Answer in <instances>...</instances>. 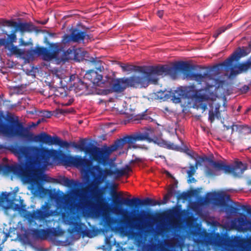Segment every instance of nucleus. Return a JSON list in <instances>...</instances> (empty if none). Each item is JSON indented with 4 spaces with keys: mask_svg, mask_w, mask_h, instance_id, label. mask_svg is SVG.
<instances>
[{
    "mask_svg": "<svg viewBox=\"0 0 251 251\" xmlns=\"http://www.w3.org/2000/svg\"><path fill=\"white\" fill-rule=\"evenodd\" d=\"M86 139H81L80 144L73 143L75 149L84 151L89 155V162L87 165L84 174L88 185L81 190L79 204L82 210L88 213L96 214L105 210L106 203L103 197V187L100 185L103 182L107 176L113 175V170L102 168L100 166H107L110 164V156L118 150L114 144L101 148L95 146L90 147L86 146Z\"/></svg>",
    "mask_w": 251,
    "mask_h": 251,
    "instance_id": "f257e3e1",
    "label": "nucleus"
},
{
    "mask_svg": "<svg viewBox=\"0 0 251 251\" xmlns=\"http://www.w3.org/2000/svg\"><path fill=\"white\" fill-rule=\"evenodd\" d=\"M120 66L124 72L132 71L136 68L135 71L141 73L142 75H132L129 77L117 79L112 89L114 92L118 93L123 92L127 87H146L149 84H156L159 75H169L176 78L179 72L194 69L193 65L184 61L177 62L173 67L168 65L136 67L123 63H121Z\"/></svg>",
    "mask_w": 251,
    "mask_h": 251,
    "instance_id": "f03ea898",
    "label": "nucleus"
},
{
    "mask_svg": "<svg viewBox=\"0 0 251 251\" xmlns=\"http://www.w3.org/2000/svg\"><path fill=\"white\" fill-rule=\"evenodd\" d=\"M192 70L181 72L186 75L187 78L197 81L199 84H203L205 86L204 89L199 90H194V86H192L189 88V91H194L192 97L195 99L194 106L197 109H201L202 111H204L207 108V105L209 104L212 108L209 110L208 120L211 123H213L216 119L220 120L221 119V113L219 110L220 105H217L215 109L213 110L212 103L210 102V101L213 102L216 100L218 97L216 93L213 91V89L216 90L218 88L215 85L219 81V79L214 78L212 75L208 72H204L203 74H201L192 73L191 72Z\"/></svg>",
    "mask_w": 251,
    "mask_h": 251,
    "instance_id": "7ed1b4c3",
    "label": "nucleus"
},
{
    "mask_svg": "<svg viewBox=\"0 0 251 251\" xmlns=\"http://www.w3.org/2000/svg\"><path fill=\"white\" fill-rule=\"evenodd\" d=\"M56 153L54 150L33 146L25 181L32 185H38L42 182L59 183L69 188L77 186L78 183L74 179H70L64 176L59 179L50 177L39 170L40 165L47 163L50 158Z\"/></svg>",
    "mask_w": 251,
    "mask_h": 251,
    "instance_id": "20e7f679",
    "label": "nucleus"
},
{
    "mask_svg": "<svg viewBox=\"0 0 251 251\" xmlns=\"http://www.w3.org/2000/svg\"><path fill=\"white\" fill-rule=\"evenodd\" d=\"M7 118L9 125L5 123V116L3 112L0 111V134L8 136H17L42 144L53 145L54 136L51 137L44 132L34 135L28 128L24 126L18 116L8 115Z\"/></svg>",
    "mask_w": 251,
    "mask_h": 251,
    "instance_id": "39448f33",
    "label": "nucleus"
},
{
    "mask_svg": "<svg viewBox=\"0 0 251 251\" xmlns=\"http://www.w3.org/2000/svg\"><path fill=\"white\" fill-rule=\"evenodd\" d=\"M44 42L49 45L50 49L44 47L37 46L34 49H31L26 51L19 49L17 46L13 44L10 45L8 47V50L10 51L11 55H15L18 56L25 55V58L28 60H33L36 56H41L44 61H50L52 59H56L58 57L59 53L62 51L63 48L59 43H50L46 37Z\"/></svg>",
    "mask_w": 251,
    "mask_h": 251,
    "instance_id": "423d86ee",
    "label": "nucleus"
},
{
    "mask_svg": "<svg viewBox=\"0 0 251 251\" xmlns=\"http://www.w3.org/2000/svg\"><path fill=\"white\" fill-rule=\"evenodd\" d=\"M33 146L14 145L11 146L12 151L22 157H24L25 163L24 165L5 164L0 166V171L5 174L12 173L20 176L24 180L27 171Z\"/></svg>",
    "mask_w": 251,
    "mask_h": 251,
    "instance_id": "0eeeda50",
    "label": "nucleus"
},
{
    "mask_svg": "<svg viewBox=\"0 0 251 251\" xmlns=\"http://www.w3.org/2000/svg\"><path fill=\"white\" fill-rule=\"evenodd\" d=\"M230 201V195L224 193H208L206 195L205 201L206 203L213 202L216 205L221 207H226L227 213L233 214L237 213L241 209L251 215V208L248 205H239L238 208L228 205L227 202Z\"/></svg>",
    "mask_w": 251,
    "mask_h": 251,
    "instance_id": "6e6552de",
    "label": "nucleus"
},
{
    "mask_svg": "<svg viewBox=\"0 0 251 251\" xmlns=\"http://www.w3.org/2000/svg\"><path fill=\"white\" fill-rule=\"evenodd\" d=\"M112 197L114 203V209L116 213L125 211V210L121 209V205L123 204L131 208H137L139 206H155L161 204L160 201L150 198H146L143 200H141L138 198H133L131 199L123 198H121V194L116 192L114 193Z\"/></svg>",
    "mask_w": 251,
    "mask_h": 251,
    "instance_id": "1a4fd4ad",
    "label": "nucleus"
},
{
    "mask_svg": "<svg viewBox=\"0 0 251 251\" xmlns=\"http://www.w3.org/2000/svg\"><path fill=\"white\" fill-rule=\"evenodd\" d=\"M19 212L23 214L25 217L31 220H39L43 221L47 218L52 215V211L50 210V205L48 202H46L42 205L41 208L36 210H33L32 212L26 210V205L22 203Z\"/></svg>",
    "mask_w": 251,
    "mask_h": 251,
    "instance_id": "9d476101",
    "label": "nucleus"
},
{
    "mask_svg": "<svg viewBox=\"0 0 251 251\" xmlns=\"http://www.w3.org/2000/svg\"><path fill=\"white\" fill-rule=\"evenodd\" d=\"M213 166L219 171H223L225 173L232 174L236 177L241 176L247 169L246 164L241 161H235L233 165H227L223 162H216L212 160L209 161Z\"/></svg>",
    "mask_w": 251,
    "mask_h": 251,
    "instance_id": "9b49d317",
    "label": "nucleus"
},
{
    "mask_svg": "<svg viewBox=\"0 0 251 251\" xmlns=\"http://www.w3.org/2000/svg\"><path fill=\"white\" fill-rule=\"evenodd\" d=\"M247 53L246 52L245 50H242L240 48H239L238 50L235 51L229 58L224 61L222 63L216 65L213 67V69L218 70L219 69L220 67H222L226 70H230V76L235 75L240 73V72L239 70L235 71L232 68L233 61L234 60L237 61L241 57L245 56L247 55Z\"/></svg>",
    "mask_w": 251,
    "mask_h": 251,
    "instance_id": "f8f14e48",
    "label": "nucleus"
},
{
    "mask_svg": "<svg viewBox=\"0 0 251 251\" xmlns=\"http://www.w3.org/2000/svg\"><path fill=\"white\" fill-rule=\"evenodd\" d=\"M149 140L151 141V140L149 137L148 134L139 133L136 135H126L123 138L116 140L113 144L118 149H122L124 146L126 144H128V147H132L133 148H137V145L135 143L137 141Z\"/></svg>",
    "mask_w": 251,
    "mask_h": 251,
    "instance_id": "ddd939ff",
    "label": "nucleus"
},
{
    "mask_svg": "<svg viewBox=\"0 0 251 251\" xmlns=\"http://www.w3.org/2000/svg\"><path fill=\"white\" fill-rule=\"evenodd\" d=\"M60 160L66 165L74 166L77 168H80L84 174L87 165L89 162V159L82 157L80 155L72 156L64 153L61 155Z\"/></svg>",
    "mask_w": 251,
    "mask_h": 251,
    "instance_id": "4468645a",
    "label": "nucleus"
},
{
    "mask_svg": "<svg viewBox=\"0 0 251 251\" xmlns=\"http://www.w3.org/2000/svg\"><path fill=\"white\" fill-rule=\"evenodd\" d=\"M3 24H6L8 26L14 27L17 31H19L21 33L25 32H31L36 31V27L31 23H17L16 21L12 20H5Z\"/></svg>",
    "mask_w": 251,
    "mask_h": 251,
    "instance_id": "2eb2a0df",
    "label": "nucleus"
},
{
    "mask_svg": "<svg viewBox=\"0 0 251 251\" xmlns=\"http://www.w3.org/2000/svg\"><path fill=\"white\" fill-rule=\"evenodd\" d=\"M123 215L124 217L123 220L120 221L121 224H122V225L120 226V228L122 231L125 229V226L126 225L128 226L130 228H134L139 231V232H133V235H134L137 236L140 233H143L145 232L144 228L145 226H144L143 224L142 221L140 218L136 220H134V221L138 222V223L135 226H133L130 222L129 217L126 215Z\"/></svg>",
    "mask_w": 251,
    "mask_h": 251,
    "instance_id": "dca6fc26",
    "label": "nucleus"
},
{
    "mask_svg": "<svg viewBox=\"0 0 251 251\" xmlns=\"http://www.w3.org/2000/svg\"><path fill=\"white\" fill-rule=\"evenodd\" d=\"M84 79L90 81L95 86L102 87L105 85L102 81V75L94 70L87 71L85 74Z\"/></svg>",
    "mask_w": 251,
    "mask_h": 251,
    "instance_id": "f3484780",
    "label": "nucleus"
},
{
    "mask_svg": "<svg viewBox=\"0 0 251 251\" xmlns=\"http://www.w3.org/2000/svg\"><path fill=\"white\" fill-rule=\"evenodd\" d=\"M238 225H237L235 221L232 222V225L238 231H251V221L247 220L246 216L243 215V217L237 219Z\"/></svg>",
    "mask_w": 251,
    "mask_h": 251,
    "instance_id": "a211bd4d",
    "label": "nucleus"
},
{
    "mask_svg": "<svg viewBox=\"0 0 251 251\" xmlns=\"http://www.w3.org/2000/svg\"><path fill=\"white\" fill-rule=\"evenodd\" d=\"M68 224L70 225L71 233H80L83 232L82 226L83 224L78 221L76 216L72 215L68 217Z\"/></svg>",
    "mask_w": 251,
    "mask_h": 251,
    "instance_id": "6ab92c4d",
    "label": "nucleus"
},
{
    "mask_svg": "<svg viewBox=\"0 0 251 251\" xmlns=\"http://www.w3.org/2000/svg\"><path fill=\"white\" fill-rule=\"evenodd\" d=\"M238 133L239 138H241L243 136L251 133V126L247 125H233L231 127V134L234 132Z\"/></svg>",
    "mask_w": 251,
    "mask_h": 251,
    "instance_id": "aec40b11",
    "label": "nucleus"
},
{
    "mask_svg": "<svg viewBox=\"0 0 251 251\" xmlns=\"http://www.w3.org/2000/svg\"><path fill=\"white\" fill-rule=\"evenodd\" d=\"M74 87L76 92H81V94H82L89 89V85L87 82L78 78L77 82L74 83Z\"/></svg>",
    "mask_w": 251,
    "mask_h": 251,
    "instance_id": "412c9836",
    "label": "nucleus"
},
{
    "mask_svg": "<svg viewBox=\"0 0 251 251\" xmlns=\"http://www.w3.org/2000/svg\"><path fill=\"white\" fill-rule=\"evenodd\" d=\"M8 194L6 192H2L1 193V201H6L8 202L9 205L8 208H11L14 211H19L21 204L15 203L12 200L8 198Z\"/></svg>",
    "mask_w": 251,
    "mask_h": 251,
    "instance_id": "4be33fe9",
    "label": "nucleus"
},
{
    "mask_svg": "<svg viewBox=\"0 0 251 251\" xmlns=\"http://www.w3.org/2000/svg\"><path fill=\"white\" fill-rule=\"evenodd\" d=\"M72 34L74 40V42L78 43L81 41H83L86 37V32L82 31L76 28L73 29L72 31Z\"/></svg>",
    "mask_w": 251,
    "mask_h": 251,
    "instance_id": "5701e85b",
    "label": "nucleus"
},
{
    "mask_svg": "<svg viewBox=\"0 0 251 251\" xmlns=\"http://www.w3.org/2000/svg\"><path fill=\"white\" fill-rule=\"evenodd\" d=\"M131 171V169L128 165H126L125 167L120 169H116L113 170V176L115 178H119L128 174Z\"/></svg>",
    "mask_w": 251,
    "mask_h": 251,
    "instance_id": "b1692460",
    "label": "nucleus"
},
{
    "mask_svg": "<svg viewBox=\"0 0 251 251\" xmlns=\"http://www.w3.org/2000/svg\"><path fill=\"white\" fill-rule=\"evenodd\" d=\"M184 95V92L181 89H177L172 93V100L174 103H178L181 102V98Z\"/></svg>",
    "mask_w": 251,
    "mask_h": 251,
    "instance_id": "393cba45",
    "label": "nucleus"
},
{
    "mask_svg": "<svg viewBox=\"0 0 251 251\" xmlns=\"http://www.w3.org/2000/svg\"><path fill=\"white\" fill-rule=\"evenodd\" d=\"M73 143L75 142H73L71 143H68L66 141H63L60 140V138L58 137L57 136H54L53 144L57 145L61 148H69L70 146L71 145L73 148H75L73 146Z\"/></svg>",
    "mask_w": 251,
    "mask_h": 251,
    "instance_id": "a878e982",
    "label": "nucleus"
},
{
    "mask_svg": "<svg viewBox=\"0 0 251 251\" xmlns=\"http://www.w3.org/2000/svg\"><path fill=\"white\" fill-rule=\"evenodd\" d=\"M147 111L146 110L142 113L141 114H138L136 115L134 117V121H138V120H145L148 122H152L153 121V119L149 116L147 114H146Z\"/></svg>",
    "mask_w": 251,
    "mask_h": 251,
    "instance_id": "bb28decb",
    "label": "nucleus"
},
{
    "mask_svg": "<svg viewBox=\"0 0 251 251\" xmlns=\"http://www.w3.org/2000/svg\"><path fill=\"white\" fill-rule=\"evenodd\" d=\"M199 164V162L197 161L194 165H190L189 167V170L187 172L188 177H192L196 173V170L198 169V166Z\"/></svg>",
    "mask_w": 251,
    "mask_h": 251,
    "instance_id": "cd10ccee",
    "label": "nucleus"
},
{
    "mask_svg": "<svg viewBox=\"0 0 251 251\" xmlns=\"http://www.w3.org/2000/svg\"><path fill=\"white\" fill-rule=\"evenodd\" d=\"M17 32V30L15 28L11 31V33L8 35V41L9 44L12 45L13 43L16 42L17 40V36L16 33Z\"/></svg>",
    "mask_w": 251,
    "mask_h": 251,
    "instance_id": "c85d7f7f",
    "label": "nucleus"
},
{
    "mask_svg": "<svg viewBox=\"0 0 251 251\" xmlns=\"http://www.w3.org/2000/svg\"><path fill=\"white\" fill-rule=\"evenodd\" d=\"M90 61L96 66L95 68L98 70L101 71L102 69H103V67L102 66V61L101 60L92 57Z\"/></svg>",
    "mask_w": 251,
    "mask_h": 251,
    "instance_id": "c756f323",
    "label": "nucleus"
},
{
    "mask_svg": "<svg viewBox=\"0 0 251 251\" xmlns=\"http://www.w3.org/2000/svg\"><path fill=\"white\" fill-rule=\"evenodd\" d=\"M237 68L240 73L247 71L249 68H250L249 61L246 62L239 64L237 66Z\"/></svg>",
    "mask_w": 251,
    "mask_h": 251,
    "instance_id": "7c9ffc66",
    "label": "nucleus"
},
{
    "mask_svg": "<svg viewBox=\"0 0 251 251\" xmlns=\"http://www.w3.org/2000/svg\"><path fill=\"white\" fill-rule=\"evenodd\" d=\"M54 95L57 97H60L61 98H65L67 95L66 91L62 87H59L55 89L54 91Z\"/></svg>",
    "mask_w": 251,
    "mask_h": 251,
    "instance_id": "2f4dec72",
    "label": "nucleus"
},
{
    "mask_svg": "<svg viewBox=\"0 0 251 251\" xmlns=\"http://www.w3.org/2000/svg\"><path fill=\"white\" fill-rule=\"evenodd\" d=\"M71 42H74V40L72 36V32L70 35L65 34L62 36L61 42L64 44H66L67 43H69Z\"/></svg>",
    "mask_w": 251,
    "mask_h": 251,
    "instance_id": "473e14b6",
    "label": "nucleus"
},
{
    "mask_svg": "<svg viewBox=\"0 0 251 251\" xmlns=\"http://www.w3.org/2000/svg\"><path fill=\"white\" fill-rule=\"evenodd\" d=\"M176 193V191L174 188H171V189H170L168 192V194L164 196L163 199V201L162 203L163 204H165L166 203H167L169 198Z\"/></svg>",
    "mask_w": 251,
    "mask_h": 251,
    "instance_id": "72a5a7b5",
    "label": "nucleus"
},
{
    "mask_svg": "<svg viewBox=\"0 0 251 251\" xmlns=\"http://www.w3.org/2000/svg\"><path fill=\"white\" fill-rule=\"evenodd\" d=\"M191 195L189 192H183L180 194L177 195L176 198L177 200H186L190 198Z\"/></svg>",
    "mask_w": 251,
    "mask_h": 251,
    "instance_id": "f704fd0d",
    "label": "nucleus"
},
{
    "mask_svg": "<svg viewBox=\"0 0 251 251\" xmlns=\"http://www.w3.org/2000/svg\"><path fill=\"white\" fill-rule=\"evenodd\" d=\"M114 219L110 217H106L104 219V224L107 227H110L114 223Z\"/></svg>",
    "mask_w": 251,
    "mask_h": 251,
    "instance_id": "c9c22d12",
    "label": "nucleus"
},
{
    "mask_svg": "<svg viewBox=\"0 0 251 251\" xmlns=\"http://www.w3.org/2000/svg\"><path fill=\"white\" fill-rule=\"evenodd\" d=\"M9 46L8 41L7 39L0 38V46H4L5 49H7Z\"/></svg>",
    "mask_w": 251,
    "mask_h": 251,
    "instance_id": "e433bc0d",
    "label": "nucleus"
},
{
    "mask_svg": "<svg viewBox=\"0 0 251 251\" xmlns=\"http://www.w3.org/2000/svg\"><path fill=\"white\" fill-rule=\"evenodd\" d=\"M167 146V148L168 149H171V150H178V148L179 147L175 145L173 143H169V144H167L166 145Z\"/></svg>",
    "mask_w": 251,
    "mask_h": 251,
    "instance_id": "4c0bfd02",
    "label": "nucleus"
},
{
    "mask_svg": "<svg viewBox=\"0 0 251 251\" xmlns=\"http://www.w3.org/2000/svg\"><path fill=\"white\" fill-rule=\"evenodd\" d=\"M30 44H32L31 43L29 42H25L22 38L20 39L19 40V46H27Z\"/></svg>",
    "mask_w": 251,
    "mask_h": 251,
    "instance_id": "58836bf2",
    "label": "nucleus"
},
{
    "mask_svg": "<svg viewBox=\"0 0 251 251\" xmlns=\"http://www.w3.org/2000/svg\"><path fill=\"white\" fill-rule=\"evenodd\" d=\"M52 115L51 112L49 111H44L43 112V116L47 118H50Z\"/></svg>",
    "mask_w": 251,
    "mask_h": 251,
    "instance_id": "ea45409f",
    "label": "nucleus"
},
{
    "mask_svg": "<svg viewBox=\"0 0 251 251\" xmlns=\"http://www.w3.org/2000/svg\"><path fill=\"white\" fill-rule=\"evenodd\" d=\"M206 173L207 176H215V173L214 171L211 169H208L206 170Z\"/></svg>",
    "mask_w": 251,
    "mask_h": 251,
    "instance_id": "a19ab883",
    "label": "nucleus"
},
{
    "mask_svg": "<svg viewBox=\"0 0 251 251\" xmlns=\"http://www.w3.org/2000/svg\"><path fill=\"white\" fill-rule=\"evenodd\" d=\"M249 89H250L249 87L246 85H244L240 89L242 92H243L244 93H247L249 90Z\"/></svg>",
    "mask_w": 251,
    "mask_h": 251,
    "instance_id": "79ce46f5",
    "label": "nucleus"
},
{
    "mask_svg": "<svg viewBox=\"0 0 251 251\" xmlns=\"http://www.w3.org/2000/svg\"><path fill=\"white\" fill-rule=\"evenodd\" d=\"M226 29H227V28H226V27H221L220 28H219L218 29L216 36H218L219 35H220L222 33L224 32Z\"/></svg>",
    "mask_w": 251,
    "mask_h": 251,
    "instance_id": "37998d69",
    "label": "nucleus"
},
{
    "mask_svg": "<svg viewBox=\"0 0 251 251\" xmlns=\"http://www.w3.org/2000/svg\"><path fill=\"white\" fill-rule=\"evenodd\" d=\"M188 182L189 183H192V182H195L196 181V180L194 177H193L192 176L191 177H189V179L187 180Z\"/></svg>",
    "mask_w": 251,
    "mask_h": 251,
    "instance_id": "c03bdc74",
    "label": "nucleus"
},
{
    "mask_svg": "<svg viewBox=\"0 0 251 251\" xmlns=\"http://www.w3.org/2000/svg\"><path fill=\"white\" fill-rule=\"evenodd\" d=\"M244 164H246L247 167L249 166L250 169H251V159H248L247 162L246 163H244Z\"/></svg>",
    "mask_w": 251,
    "mask_h": 251,
    "instance_id": "a18cd8bd",
    "label": "nucleus"
},
{
    "mask_svg": "<svg viewBox=\"0 0 251 251\" xmlns=\"http://www.w3.org/2000/svg\"><path fill=\"white\" fill-rule=\"evenodd\" d=\"M134 161H135L136 163H139V162H142V159L141 158H139V157H136V158L134 159Z\"/></svg>",
    "mask_w": 251,
    "mask_h": 251,
    "instance_id": "49530a36",
    "label": "nucleus"
},
{
    "mask_svg": "<svg viewBox=\"0 0 251 251\" xmlns=\"http://www.w3.org/2000/svg\"><path fill=\"white\" fill-rule=\"evenodd\" d=\"M163 11H158L157 12V15L159 17L161 18L163 16Z\"/></svg>",
    "mask_w": 251,
    "mask_h": 251,
    "instance_id": "de8ad7c7",
    "label": "nucleus"
},
{
    "mask_svg": "<svg viewBox=\"0 0 251 251\" xmlns=\"http://www.w3.org/2000/svg\"><path fill=\"white\" fill-rule=\"evenodd\" d=\"M48 35L51 37H54L56 35L55 33H49Z\"/></svg>",
    "mask_w": 251,
    "mask_h": 251,
    "instance_id": "09e8293b",
    "label": "nucleus"
},
{
    "mask_svg": "<svg viewBox=\"0 0 251 251\" xmlns=\"http://www.w3.org/2000/svg\"><path fill=\"white\" fill-rule=\"evenodd\" d=\"M72 52V50H71V49H68V50H67V51L66 52H64V54L65 55H66V54H69L70 53Z\"/></svg>",
    "mask_w": 251,
    "mask_h": 251,
    "instance_id": "8fccbe9b",
    "label": "nucleus"
},
{
    "mask_svg": "<svg viewBox=\"0 0 251 251\" xmlns=\"http://www.w3.org/2000/svg\"><path fill=\"white\" fill-rule=\"evenodd\" d=\"M38 232L39 233H45L47 232L46 230H44V229H42V230H38Z\"/></svg>",
    "mask_w": 251,
    "mask_h": 251,
    "instance_id": "3c124183",
    "label": "nucleus"
},
{
    "mask_svg": "<svg viewBox=\"0 0 251 251\" xmlns=\"http://www.w3.org/2000/svg\"><path fill=\"white\" fill-rule=\"evenodd\" d=\"M85 38H86L87 39H90L91 38V36H90V35L87 34L86 33V37H85Z\"/></svg>",
    "mask_w": 251,
    "mask_h": 251,
    "instance_id": "603ef678",
    "label": "nucleus"
},
{
    "mask_svg": "<svg viewBox=\"0 0 251 251\" xmlns=\"http://www.w3.org/2000/svg\"><path fill=\"white\" fill-rule=\"evenodd\" d=\"M250 110H251V108H247V109L246 110V111H245L244 113H245V114H247V113H248V112L249 111H250Z\"/></svg>",
    "mask_w": 251,
    "mask_h": 251,
    "instance_id": "864d4df0",
    "label": "nucleus"
},
{
    "mask_svg": "<svg viewBox=\"0 0 251 251\" xmlns=\"http://www.w3.org/2000/svg\"><path fill=\"white\" fill-rule=\"evenodd\" d=\"M135 163H136V162L134 161V159H132L130 161L129 164H133Z\"/></svg>",
    "mask_w": 251,
    "mask_h": 251,
    "instance_id": "5fc2aeb1",
    "label": "nucleus"
},
{
    "mask_svg": "<svg viewBox=\"0 0 251 251\" xmlns=\"http://www.w3.org/2000/svg\"><path fill=\"white\" fill-rule=\"evenodd\" d=\"M73 101V100H70L69 102L66 104V105H70Z\"/></svg>",
    "mask_w": 251,
    "mask_h": 251,
    "instance_id": "6e6d98bb",
    "label": "nucleus"
},
{
    "mask_svg": "<svg viewBox=\"0 0 251 251\" xmlns=\"http://www.w3.org/2000/svg\"><path fill=\"white\" fill-rule=\"evenodd\" d=\"M231 26H232V24H230L228 25L226 27L227 28V29H228V28H229Z\"/></svg>",
    "mask_w": 251,
    "mask_h": 251,
    "instance_id": "4d7b16f0",
    "label": "nucleus"
},
{
    "mask_svg": "<svg viewBox=\"0 0 251 251\" xmlns=\"http://www.w3.org/2000/svg\"><path fill=\"white\" fill-rule=\"evenodd\" d=\"M69 196H68V195H66V196H65L64 197V200H65V201H67V199H68V198H69Z\"/></svg>",
    "mask_w": 251,
    "mask_h": 251,
    "instance_id": "13d9d810",
    "label": "nucleus"
},
{
    "mask_svg": "<svg viewBox=\"0 0 251 251\" xmlns=\"http://www.w3.org/2000/svg\"><path fill=\"white\" fill-rule=\"evenodd\" d=\"M166 245L168 246H169V247H172V245L170 243H166Z\"/></svg>",
    "mask_w": 251,
    "mask_h": 251,
    "instance_id": "bf43d9fd",
    "label": "nucleus"
},
{
    "mask_svg": "<svg viewBox=\"0 0 251 251\" xmlns=\"http://www.w3.org/2000/svg\"><path fill=\"white\" fill-rule=\"evenodd\" d=\"M164 251H171L170 250L167 249V248L164 249Z\"/></svg>",
    "mask_w": 251,
    "mask_h": 251,
    "instance_id": "052dcab7",
    "label": "nucleus"
},
{
    "mask_svg": "<svg viewBox=\"0 0 251 251\" xmlns=\"http://www.w3.org/2000/svg\"><path fill=\"white\" fill-rule=\"evenodd\" d=\"M47 23V21L43 22L41 23L42 25H45Z\"/></svg>",
    "mask_w": 251,
    "mask_h": 251,
    "instance_id": "680f3d73",
    "label": "nucleus"
},
{
    "mask_svg": "<svg viewBox=\"0 0 251 251\" xmlns=\"http://www.w3.org/2000/svg\"><path fill=\"white\" fill-rule=\"evenodd\" d=\"M241 106H239L238 109H237V111H239L240 109H241Z\"/></svg>",
    "mask_w": 251,
    "mask_h": 251,
    "instance_id": "e2e57ef3",
    "label": "nucleus"
},
{
    "mask_svg": "<svg viewBox=\"0 0 251 251\" xmlns=\"http://www.w3.org/2000/svg\"><path fill=\"white\" fill-rule=\"evenodd\" d=\"M238 203H239L238 202L235 203V204L237 206H238Z\"/></svg>",
    "mask_w": 251,
    "mask_h": 251,
    "instance_id": "0e129e2a",
    "label": "nucleus"
},
{
    "mask_svg": "<svg viewBox=\"0 0 251 251\" xmlns=\"http://www.w3.org/2000/svg\"><path fill=\"white\" fill-rule=\"evenodd\" d=\"M249 47H250V48H251V44H250L249 45Z\"/></svg>",
    "mask_w": 251,
    "mask_h": 251,
    "instance_id": "69168bd1",
    "label": "nucleus"
},
{
    "mask_svg": "<svg viewBox=\"0 0 251 251\" xmlns=\"http://www.w3.org/2000/svg\"><path fill=\"white\" fill-rule=\"evenodd\" d=\"M143 213H146V211H143Z\"/></svg>",
    "mask_w": 251,
    "mask_h": 251,
    "instance_id": "338daca9",
    "label": "nucleus"
},
{
    "mask_svg": "<svg viewBox=\"0 0 251 251\" xmlns=\"http://www.w3.org/2000/svg\"><path fill=\"white\" fill-rule=\"evenodd\" d=\"M42 190H46L45 189H44V188H42Z\"/></svg>",
    "mask_w": 251,
    "mask_h": 251,
    "instance_id": "774afa93",
    "label": "nucleus"
}]
</instances>
